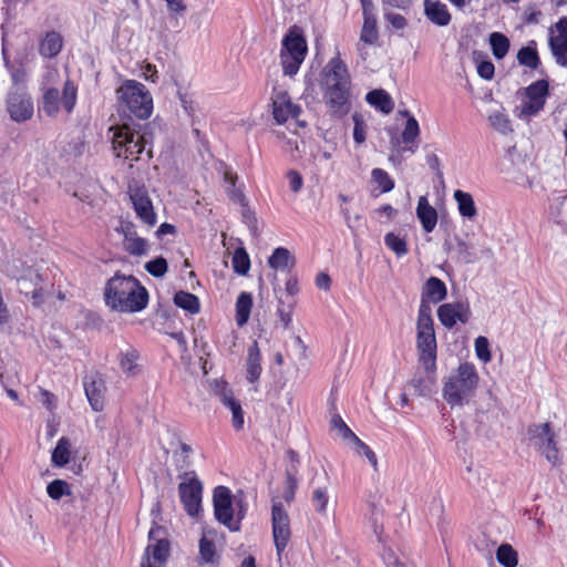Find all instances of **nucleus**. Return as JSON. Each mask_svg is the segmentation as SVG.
<instances>
[{"mask_svg":"<svg viewBox=\"0 0 567 567\" xmlns=\"http://www.w3.org/2000/svg\"><path fill=\"white\" fill-rule=\"evenodd\" d=\"M318 84L328 113L342 118L351 110V75L339 53L319 73Z\"/></svg>","mask_w":567,"mask_h":567,"instance_id":"obj_1","label":"nucleus"},{"mask_svg":"<svg viewBox=\"0 0 567 567\" xmlns=\"http://www.w3.org/2000/svg\"><path fill=\"white\" fill-rule=\"evenodd\" d=\"M6 274L17 281L21 293L31 297L35 307L44 302L45 296L51 293L53 284L49 278V269L42 266H27L21 258H12L6 262Z\"/></svg>","mask_w":567,"mask_h":567,"instance_id":"obj_2","label":"nucleus"},{"mask_svg":"<svg viewBox=\"0 0 567 567\" xmlns=\"http://www.w3.org/2000/svg\"><path fill=\"white\" fill-rule=\"evenodd\" d=\"M106 306L120 312H136L148 301L146 289L133 276L115 275L104 289Z\"/></svg>","mask_w":567,"mask_h":567,"instance_id":"obj_3","label":"nucleus"},{"mask_svg":"<svg viewBox=\"0 0 567 567\" xmlns=\"http://www.w3.org/2000/svg\"><path fill=\"white\" fill-rule=\"evenodd\" d=\"M480 375L473 363L463 362L445 379L442 390L443 399L453 408H462L474 398Z\"/></svg>","mask_w":567,"mask_h":567,"instance_id":"obj_4","label":"nucleus"},{"mask_svg":"<svg viewBox=\"0 0 567 567\" xmlns=\"http://www.w3.org/2000/svg\"><path fill=\"white\" fill-rule=\"evenodd\" d=\"M416 349L419 362L427 373H434L436 369V337L431 316V307L422 300L416 321Z\"/></svg>","mask_w":567,"mask_h":567,"instance_id":"obj_5","label":"nucleus"},{"mask_svg":"<svg viewBox=\"0 0 567 567\" xmlns=\"http://www.w3.org/2000/svg\"><path fill=\"white\" fill-rule=\"evenodd\" d=\"M118 110L123 114L146 120L153 112V97L144 84L135 80H125L116 90Z\"/></svg>","mask_w":567,"mask_h":567,"instance_id":"obj_6","label":"nucleus"},{"mask_svg":"<svg viewBox=\"0 0 567 567\" xmlns=\"http://www.w3.org/2000/svg\"><path fill=\"white\" fill-rule=\"evenodd\" d=\"M110 131L113 132L112 146L115 155L125 159H138L145 148L144 138L140 132L127 123L111 126Z\"/></svg>","mask_w":567,"mask_h":567,"instance_id":"obj_7","label":"nucleus"},{"mask_svg":"<svg viewBox=\"0 0 567 567\" xmlns=\"http://www.w3.org/2000/svg\"><path fill=\"white\" fill-rule=\"evenodd\" d=\"M306 54L307 43L305 39L295 32H289L282 40L280 51L284 74L289 76L297 74Z\"/></svg>","mask_w":567,"mask_h":567,"instance_id":"obj_8","label":"nucleus"},{"mask_svg":"<svg viewBox=\"0 0 567 567\" xmlns=\"http://www.w3.org/2000/svg\"><path fill=\"white\" fill-rule=\"evenodd\" d=\"M213 503L216 519L231 532L239 530V522L243 515L239 511L238 518H234L233 495L230 489L226 486H217L214 489Z\"/></svg>","mask_w":567,"mask_h":567,"instance_id":"obj_9","label":"nucleus"},{"mask_svg":"<svg viewBox=\"0 0 567 567\" xmlns=\"http://www.w3.org/2000/svg\"><path fill=\"white\" fill-rule=\"evenodd\" d=\"M548 95V83L538 80L520 92L522 104L517 109L519 117H528L539 113L546 103Z\"/></svg>","mask_w":567,"mask_h":567,"instance_id":"obj_10","label":"nucleus"},{"mask_svg":"<svg viewBox=\"0 0 567 567\" xmlns=\"http://www.w3.org/2000/svg\"><path fill=\"white\" fill-rule=\"evenodd\" d=\"M534 445L545 455L548 462L556 465L559 463V451L557 449L556 434L549 423L534 425L528 431Z\"/></svg>","mask_w":567,"mask_h":567,"instance_id":"obj_11","label":"nucleus"},{"mask_svg":"<svg viewBox=\"0 0 567 567\" xmlns=\"http://www.w3.org/2000/svg\"><path fill=\"white\" fill-rule=\"evenodd\" d=\"M178 492L187 514L196 516L200 511L203 485L194 472L184 474Z\"/></svg>","mask_w":567,"mask_h":567,"instance_id":"obj_12","label":"nucleus"},{"mask_svg":"<svg viewBox=\"0 0 567 567\" xmlns=\"http://www.w3.org/2000/svg\"><path fill=\"white\" fill-rule=\"evenodd\" d=\"M76 101V86L71 81H66L63 87V95L56 89H50L43 96V111L49 116H55L60 111V104L68 113H71Z\"/></svg>","mask_w":567,"mask_h":567,"instance_id":"obj_13","label":"nucleus"},{"mask_svg":"<svg viewBox=\"0 0 567 567\" xmlns=\"http://www.w3.org/2000/svg\"><path fill=\"white\" fill-rule=\"evenodd\" d=\"M213 391L219 402L231 412L233 427L236 431H241L245 424V413L233 390L225 381H215Z\"/></svg>","mask_w":567,"mask_h":567,"instance_id":"obj_14","label":"nucleus"},{"mask_svg":"<svg viewBox=\"0 0 567 567\" xmlns=\"http://www.w3.org/2000/svg\"><path fill=\"white\" fill-rule=\"evenodd\" d=\"M272 536L277 555L280 558L282 550L290 539V519L281 503L275 502L271 508Z\"/></svg>","mask_w":567,"mask_h":567,"instance_id":"obj_15","label":"nucleus"},{"mask_svg":"<svg viewBox=\"0 0 567 567\" xmlns=\"http://www.w3.org/2000/svg\"><path fill=\"white\" fill-rule=\"evenodd\" d=\"M548 43L556 63L567 68V18L550 27Z\"/></svg>","mask_w":567,"mask_h":567,"instance_id":"obj_16","label":"nucleus"},{"mask_svg":"<svg viewBox=\"0 0 567 567\" xmlns=\"http://www.w3.org/2000/svg\"><path fill=\"white\" fill-rule=\"evenodd\" d=\"M310 501L317 515L328 520H334L338 501L328 486L315 487Z\"/></svg>","mask_w":567,"mask_h":567,"instance_id":"obj_17","label":"nucleus"},{"mask_svg":"<svg viewBox=\"0 0 567 567\" xmlns=\"http://www.w3.org/2000/svg\"><path fill=\"white\" fill-rule=\"evenodd\" d=\"M7 110L16 122H25L33 115V103L24 90L11 92L7 101Z\"/></svg>","mask_w":567,"mask_h":567,"instance_id":"obj_18","label":"nucleus"},{"mask_svg":"<svg viewBox=\"0 0 567 567\" xmlns=\"http://www.w3.org/2000/svg\"><path fill=\"white\" fill-rule=\"evenodd\" d=\"M437 317L445 328L451 329L456 322L466 323L471 318V309L467 302L443 303L437 309Z\"/></svg>","mask_w":567,"mask_h":567,"instance_id":"obj_19","label":"nucleus"},{"mask_svg":"<svg viewBox=\"0 0 567 567\" xmlns=\"http://www.w3.org/2000/svg\"><path fill=\"white\" fill-rule=\"evenodd\" d=\"M271 100L274 118L278 124L286 123L290 117H298L300 107L291 102L287 92L275 91Z\"/></svg>","mask_w":567,"mask_h":567,"instance_id":"obj_20","label":"nucleus"},{"mask_svg":"<svg viewBox=\"0 0 567 567\" xmlns=\"http://www.w3.org/2000/svg\"><path fill=\"white\" fill-rule=\"evenodd\" d=\"M131 200L141 220L148 227H153L156 224V215L147 192L143 188L132 190Z\"/></svg>","mask_w":567,"mask_h":567,"instance_id":"obj_21","label":"nucleus"},{"mask_svg":"<svg viewBox=\"0 0 567 567\" xmlns=\"http://www.w3.org/2000/svg\"><path fill=\"white\" fill-rule=\"evenodd\" d=\"M169 553V543L165 539H156V544H150L144 553L141 567H164Z\"/></svg>","mask_w":567,"mask_h":567,"instance_id":"obj_22","label":"nucleus"},{"mask_svg":"<svg viewBox=\"0 0 567 567\" xmlns=\"http://www.w3.org/2000/svg\"><path fill=\"white\" fill-rule=\"evenodd\" d=\"M118 365L126 377H135L142 371L141 354L138 350L125 344L118 352Z\"/></svg>","mask_w":567,"mask_h":567,"instance_id":"obj_23","label":"nucleus"},{"mask_svg":"<svg viewBox=\"0 0 567 567\" xmlns=\"http://www.w3.org/2000/svg\"><path fill=\"white\" fill-rule=\"evenodd\" d=\"M416 217L426 233L434 230L437 224V212L430 205L426 196H421L417 200Z\"/></svg>","mask_w":567,"mask_h":567,"instance_id":"obj_24","label":"nucleus"},{"mask_svg":"<svg viewBox=\"0 0 567 567\" xmlns=\"http://www.w3.org/2000/svg\"><path fill=\"white\" fill-rule=\"evenodd\" d=\"M424 12L426 18L436 25L445 27L451 21L446 6L439 0H425Z\"/></svg>","mask_w":567,"mask_h":567,"instance_id":"obj_25","label":"nucleus"},{"mask_svg":"<svg viewBox=\"0 0 567 567\" xmlns=\"http://www.w3.org/2000/svg\"><path fill=\"white\" fill-rule=\"evenodd\" d=\"M63 47V38L56 31L47 32L40 40L39 53L47 59L56 56Z\"/></svg>","mask_w":567,"mask_h":567,"instance_id":"obj_26","label":"nucleus"},{"mask_svg":"<svg viewBox=\"0 0 567 567\" xmlns=\"http://www.w3.org/2000/svg\"><path fill=\"white\" fill-rule=\"evenodd\" d=\"M267 262L275 271L290 272L295 267L296 259L287 248L278 247L272 251Z\"/></svg>","mask_w":567,"mask_h":567,"instance_id":"obj_27","label":"nucleus"},{"mask_svg":"<svg viewBox=\"0 0 567 567\" xmlns=\"http://www.w3.org/2000/svg\"><path fill=\"white\" fill-rule=\"evenodd\" d=\"M85 394L94 411H101L104 406V383L101 379H92L84 383Z\"/></svg>","mask_w":567,"mask_h":567,"instance_id":"obj_28","label":"nucleus"},{"mask_svg":"<svg viewBox=\"0 0 567 567\" xmlns=\"http://www.w3.org/2000/svg\"><path fill=\"white\" fill-rule=\"evenodd\" d=\"M261 354L256 341L248 348L247 360H246V373L247 380L250 383L258 381L261 374Z\"/></svg>","mask_w":567,"mask_h":567,"instance_id":"obj_29","label":"nucleus"},{"mask_svg":"<svg viewBox=\"0 0 567 567\" xmlns=\"http://www.w3.org/2000/svg\"><path fill=\"white\" fill-rule=\"evenodd\" d=\"M210 532H204L199 540V563L215 565L219 560L214 540L209 537Z\"/></svg>","mask_w":567,"mask_h":567,"instance_id":"obj_30","label":"nucleus"},{"mask_svg":"<svg viewBox=\"0 0 567 567\" xmlns=\"http://www.w3.org/2000/svg\"><path fill=\"white\" fill-rule=\"evenodd\" d=\"M123 247L134 256L145 255L148 250L147 241L131 229L124 233Z\"/></svg>","mask_w":567,"mask_h":567,"instance_id":"obj_31","label":"nucleus"},{"mask_svg":"<svg viewBox=\"0 0 567 567\" xmlns=\"http://www.w3.org/2000/svg\"><path fill=\"white\" fill-rule=\"evenodd\" d=\"M460 214L468 219H473L477 215V209L473 199V196L470 193L457 189L453 195Z\"/></svg>","mask_w":567,"mask_h":567,"instance_id":"obj_32","label":"nucleus"},{"mask_svg":"<svg viewBox=\"0 0 567 567\" xmlns=\"http://www.w3.org/2000/svg\"><path fill=\"white\" fill-rule=\"evenodd\" d=\"M252 307V297L249 292H241L236 301L235 320L238 327L247 323Z\"/></svg>","mask_w":567,"mask_h":567,"instance_id":"obj_33","label":"nucleus"},{"mask_svg":"<svg viewBox=\"0 0 567 567\" xmlns=\"http://www.w3.org/2000/svg\"><path fill=\"white\" fill-rule=\"evenodd\" d=\"M367 101L385 114L393 111L394 103L391 96L383 90H373L367 94Z\"/></svg>","mask_w":567,"mask_h":567,"instance_id":"obj_34","label":"nucleus"},{"mask_svg":"<svg viewBox=\"0 0 567 567\" xmlns=\"http://www.w3.org/2000/svg\"><path fill=\"white\" fill-rule=\"evenodd\" d=\"M72 454V444L69 439L61 437L52 452V463L55 466L62 467L70 462Z\"/></svg>","mask_w":567,"mask_h":567,"instance_id":"obj_35","label":"nucleus"},{"mask_svg":"<svg viewBox=\"0 0 567 567\" xmlns=\"http://www.w3.org/2000/svg\"><path fill=\"white\" fill-rule=\"evenodd\" d=\"M424 295L434 303L442 301L446 297L445 284L436 277H430L424 285Z\"/></svg>","mask_w":567,"mask_h":567,"instance_id":"obj_36","label":"nucleus"},{"mask_svg":"<svg viewBox=\"0 0 567 567\" xmlns=\"http://www.w3.org/2000/svg\"><path fill=\"white\" fill-rule=\"evenodd\" d=\"M231 265L234 271L239 276H246L250 269V258L244 247L235 249L231 256Z\"/></svg>","mask_w":567,"mask_h":567,"instance_id":"obj_37","label":"nucleus"},{"mask_svg":"<svg viewBox=\"0 0 567 567\" xmlns=\"http://www.w3.org/2000/svg\"><path fill=\"white\" fill-rule=\"evenodd\" d=\"M496 559L504 567H516L518 554L511 545L502 544L496 550Z\"/></svg>","mask_w":567,"mask_h":567,"instance_id":"obj_38","label":"nucleus"},{"mask_svg":"<svg viewBox=\"0 0 567 567\" xmlns=\"http://www.w3.org/2000/svg\"><path fill=\"white\" fill-rule=\"evenodd\" d=\"M174 302L177 307L189 311L190 313H197L199 311L198 298L186 291H178L174 297Z\"/></svg>","mask_w":567,"mask_h":567,"instance_id":"obj_39","label":"nucleus"},{"mask_svg":"<svg viewBox=\"0 0 567 567\" xmlns=\"http://www.w3.org/2000/svg\"><path fill=\"white\" fill-rule=\"evenodd\" d=\"M379 39L377 18H363V25L360 33V41L374 44Z\"/></svg>","mask_w":567,"mask_h":567,"instance_id":"obj_40","label":"nucleus"},{"mask_svg":"<svg viewBox=\"0 0 567 567\" xmlns=\"http://www.w3.org/2000/svg\"><path fill=\"white\" fill-rule=\"evenodd\" d=\"M489 43L493 50V54L496 59H503L509 49V40L507 37L499 32H493L489 35Z\"/></svg>","mask_w":567,"mask_h":567,"instance_id":"obj_41","label":"nucleus"},{"mask_svg":"<svg viewBox=\"0 0 567 567\" xmlns=\"http://www.w3.org/2000/svg\"><path fill=\"white\" fill-rule=\"evenodd\" d=\"M351 445H352L353 450L355 451L357 455H359L360 457L367 458V461L372 466L374 472L379 471L377 455L365 443H363L359 437H355L352 441Z\"/></svg>","mask_w":567,"mask_h":567,"instance_id":"obj_42","label":"nucleus"},{"mask_svg":"<svg viewBox=\"0 0 567 567\" xmlns=\"http://www.w3.org/2000/svg\"><path fill=\"white\" fill-rule=\"evenodd\" d=\"M331 430L334 431L342 440L348 443H352V441L358 437L351 429L343 422L342 417L339 414H334L330 421Z\"/></svg>","mask_w":567,"mask_h":567,"instance_id":"obj_43","label":"nucleus"},{"mask_svg":"<svg viewBox=\"0 0 567 567\" xmlns=\"http://www.w3.org/2000/svg\"><path fill=\"white\" fill-rule=\"evenodd\" d=\"M488 120L491 125L503 135H506L513 131L509 118L501 111L493 112L488 116Z\"/></svg>","mask_w":567,"mask_h":567,"instance_id":"obj_44","label":"nucleus"},{"mask_svg":"<svg viewBox=\"0 0 567 567\" xmlns=\"http://www.w3.org/2000/svg\"><path fill=\"white\" fill-rule=\"evenodd\" d=\"M420 135V126L414 116L409 115L405 127L401 134L404 144H413Z\"/></svg>","mask_w":567,"mask_h":567,"instance_id":"obj_45","label":"nucleus"},{"mask_svg":"<svg viewBox=\"0 0 567 567\" xmlns=\"http://www.w3.org/2000/svg\"><path fill=\"white\" fill-rule=\"evenodd\" d=\"M373 183L378 184L382 193L391 192L394 188V182L390 178L389 174L381 169L374 168L371 172Z\"/></svg>","mask_w":567,"mask_h":567,"instance_id":"obj_46","label":"nucleus"},{"mask_svg":"<svg viewBox=\"0 0 567 567\" xmlns=\"http://www.w3.org/2000/svg\"><path fill=\"white\" fill-rule=\"evenodd\" d=\"M385 245L398 256H404L408 252L406 243L394 233H388L384 237Z\"/></svg>","mask_w":567,"mask_h":567,"instance_id":"obj_47","label":"nucleus"},{"mask_svg":"<svg viewBox=\"0 0 567 567\" xmlns=\"http://www.w3.org/2000/svg\"><path fill=\"white\" fill-rule=\"evenodd\" d=\"M517 59L522 65H526L530 69H537L539 65V58L536 50L528 47L522 48L518 51Z\"/></svg>","mask_w":567,"mask_h":567,"instance_id":"obj_48","label":"nucleus"},{"mask_svg":"<svg viewBox=\"0 0 567 567\" xmlns=\"http://www.w3.org/2000/svg\"><path fill=\"white\" fill-rule=\"evenodd\" d=\"M476 357L483 362L488 363L492 360L489 342L486 337L480 336L474 341Z\"/></svg>","mask_w":567,"mask_h":567,"instance_id":"obj_49","label":"nucleus"},{"mask_svg":"<svg viewBox=\"0 0 567 567\" xmlns=\"http://www.w3.org/2000/svg\"><path fill=\"white\" fill-rule=\"evenodd\" d=\"M47 492L53 499H60L63 495L71 494L70 485L63 480H54L51 482L47 487Z\"/></svg>","mask_w":567,"mask_h":567,"instance_id":"obj_50","label":"nucleus"},{"mask_svg":"<svg viewBox=\"0 0 567 567\" xmlns=\"http://www.w3.org/2000/svg\"><path fill=\"white\" fill-rule=\"evenodd\" d=\"M434 381L432 378H414L411 385L420 396H426L432 392Z\"/></svg>","mask_w":567,"mask_h":567,"instance_id":"obj_51","label":"nucleus"},{"mask_svg":"<svg viewBox=\"0 0 567 567\" xmlns=\"http://www.w3.org/2000/svg\"><path fill=\"white\" fill-rule=\"evenodd\" d=\"M145 269L154 277H163L167 271V261L163 257L146 262Z\"/></svg>","mask_w":567,"mask_h":567,"instance_id":"obj_52","label":"nucleus"},{"mask_svg":"<svg viewBox=\"0 0 567 567\" xmlns=\"http://www.w3.org/2000/svg\"><path fill=\"white\" fill-rule=\"evenodd\" d=\"M172 18H178L186 13L187 6L184 0H164Z\"/></svg>","mask_w":567,"mask_h":567,"instance_id":"obj_53","label":"nucleus"},{"mask_svg":"<svg viewBox=\"0 0 567 567\" xmlns=\"http://www.w3.org/2000/svg\"><path fill=\"white\" fill-rule=\"evenodd\" d=\"M178 96L185 112L188 115H194L197 110V104L196 101L193 99V95L187 92L179 91Z\"/></svg>","mask_w":567,"mask_h":567,"instance_id":"obj_54","label":"nucleus"},{"mask_svg":"<svg viewBox=\"0 0 567 567\" xmlns=\"http://www.w3.org/2000/svg\"><path fill=\"white\" fill-rule=\"evenodd\" d=\"M354 130H353V138L358 144H362L365 141V128L364 123L361 116L354 115Z\"/></svg>","mask_w":567,"mask_h":567,"instance_id":"obj_55","label":"nucleus"},{"mask_svg":"<svg viewBox=\"0 0 567 567\" xmlns=\"http://www.w3.org/2000/svg\"><path fill=\"white\" fill-rule=\"evenodd\" d=\"M457 247H458V255H460V258L466 262V264H471L474 261V257H473V254L471 252V244L465 241V240H462V239H458L457 240Z\"/></svg>","mask_w":567,"mask_h":567,"instance_id":"obj_56","label":"nucleus"},{"mask_svg":"<svg viewBox=\"0 0 567 567\" xmlns=\"http://www.w3.org/2000/svg\"><path fill=\"white\" fill-rule=\"evenodd\" d=\"M289 186L293 193H298L303 185L302 176L297 171H289L287 173Z\"/></svg>","mask_w":567,"mask_h":567,"instance_id":"obj_57","label":"nucleus"},{"mask_svg":"<svg viewBox=\"0 0 567 567\" xmlns=\"http://www.w3.org/2000/svg\"><path fill=\"white\" fill-rule=\"evenodd\" d=\"M494 64L491 61H482L477 65V73L485 80H491L494 75Z\"/></svg>","mask_w":567,"mask_h":567,"instance_id":"obj_58","label":"nucleus"},{"mask_svg":"<svg viewBox=\"0 0 567 567\" xmlns=\"http://www.w3.org/2000/svg\"><path fill=\"white\" fill-rule=\"evenodd\" d=\"M385 20L394 28V29H403L406 25V20L403 16L393 13V12H385L384 13Z\"/></svg>","mask_w":567,"mask_h":567,"instance_id":"obj_59","label":"nucleus"},{"mask_svg":"<svg viewBox=\"0 0 567 567\" xmlns=\"http://www.w3.org/2000/svg\"><path fill=\"white\" fill-rule=\"evenodd\" d=\"M25 76H27V73L23 68L11 69V79H12L13 84L17 86V90L24 89L23 85L25 83Z\"/></svg>","mask_w":567,"mask_h":567,"instance_id":"obj_60","label":"nucleus"},{"mask_svg":"<svg viewBox=\"0 0 567 567\" xmlns=\"http://www.w3.org/2000/svg\"><path fill=\"white\" fill-rule=\"evenodd\" d=\"M292 308H293V306L289 305L287 309L281 306H279L277 309V315H278L279 321L286 329L289 327V324L291 322Z\"/></svg>","mask_w":567,"mask_h":567,"instance_id":"obj_61","label":"nucleus"},{"mask_svg":"<svg viewBox=\"0 0 567 567\" xmlns=\"http://www.w3.org/2000/svg\"><path fill=\"white\" fill-rule=\"evenodd\" d=\"M142 75L146 81H151L152 83L157 82V71L155 65L151 63H146L142 66Z\"/></svg>","mask_w":567,"mask_h":567,"instance_id":"obj_62","label":"nucleus"},{"mask_svg":"<svg viewBox=\"0 0 567 567\" xmlns=\"http://www.w3.org/2000/svg\"><path fill=\"white\" fill-rule=\"evenodd\" d=\"M316 286L319 289L328 291L330 289V286H331V278H330V276L328 274H326V272H319L316 276Z\"/></svg>","mask_w":567,"mask_h":567,"instance_id":"obj_63","label":"nucleus"},{"mask_svg":"<svg viewBox=\"0 0 567 567\" xmlns=\"http://www.w3.org/2000/svg\"><path fill=\"white\" fill-rule=\"evenodd\" d=\"M40 400L47 406L48 410L52 411L55 408V396L49 391L41 390Z\"/></svg>","mask_w":567,"mask_h":567,"instance_id":"obj_64","label":"nucleus"}]
</instances>
